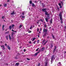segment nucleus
Returning a JSON list of instances; mask_svg holds the SVG:
<instances>
[{"instance_id": "nucleus-1", "label": "nucleus", "mask_w": 66, "mask_h": 66, "mask_svg": "<svg viewBox=\"0 0 66 66\" xmlns=\"http://www.w3.org/2000/svg\"><path fill=\"white\" fill-rule=\"evenodd\" d=\"M59 17H60V19L61 21V23H62L63 22V18H62V12H60L59 15Z\"/></svg>"}, {"instance_id": "nucleus-2", "label": "nucleus", "mask_w": 66, "mask_h": 66, "mask_svg": "<svg viewBox=\"0 0 66 66\" xmlns=\"http://www.w3.org/2000/svg\"><path fill=\"white\" fill-rule=\"evenodd\" d=\"M55 60V57H54V56L53 55L51 57V64H52V63L53 62V60Z\"/></svg>"}, {"instance_id": "nucleus-3", "label": "nucleus", "mask_w": 66, "mask_h": 66, "mask_svg": "<svg viewBox=\"0 0 66 66\" xmlns=\"http://www.w3.org/2000/svg\"><path fill=\"white\" fill-rule=\"evenodd\" d=\"M45 39H44L43 41V44L44 45H45L47 43V42H48V41H47L46 42H45Z\"/></svg>"}, {"instance_id": "nucleus-4", "label": "nucleus", "mask_w": 66, "mask_h": 66, "mask_svg": "<svg viewBox=\"0 0 66 66\" xmlns=\"http://www.w3.org/2000/svg\"><path fill=\"white\" fill-rule=\"evenodd\" d=\"M1 47H2V50H4V49H5V47H4V45H2L1 46Z\"/></svg>"}, {"instance_id": "nucleus-5", "label": "nucleus", "mask_w": 66, "mask_h": 66, "mask_svg": "<svg viewBox=\"0 0 66 66\" xmlns=\"http://www.w3.org/2000/svg\"><path fill=\"white\" fill-rule=\"evenodd\" d=\"M46 10H47V9L46 8L42 9V11H43V12H46Z\"/></svg>"}, {"instance_id": "nucleus-6", "label": "nucleus", "mask_w": 66, "mask_h": 66, "mask_svg": "<svg viewBox=\"0 0 66 66\" xmlns=\"http://www.w3.org/2000/svg\"><path fill=\"white\" fill-rule=\"evenodd\" d=\"M15 32H16V31H14L13 32H12V35H11V37H12L14 35H15Z\"/></svg>"}, {"instance_id": "nucleus-7", "label": "nucleus", "mask_w": 66, "mask_h": 66, "mask_svg": "<svg viewBox=\"0 0 66 66\" xmlns=\"http://www.w3.org/2000/svg\"><path fill=\"white\" fill-rule=\"evenodd\" d=\"M61 63L60 62H59V63L57 64V66H61Z\"/></svg>"}, {"instance_id": "nucleus-8", "label": "nucleus", "mask_w": 66, "mask_h": 66, "mask_svg": "<svg viewBox=\"0 0 66 66\" xmlns=\"http://www.w3.org/2000/svg\"><path fill=\"white\" fill-rule=\"evenodd\" d=\"M45 14L46 15H50L47 12V11L45 12Z\"/></svg>"}, {"instance_id": "nucleus-9", "label": "nucleus", "mask_w": 66, "mask_h": 66, "mask_svg": "<svg viewBox=\"0 0 66 66\" xmlns=\"http://www.w3.org/2000/svg\"><path fill=\"white\" fill-rule=\"evenodd\" d=\"M56 46H55V48H54V50L53 51L54 53L55 52V49H56Z\"/></svg>"}, {"instance_id": "nucleus-10", "label": "nucleus", "mask_w": 66, "mask_h": 66, "mask_svg": "<svg viewBox=\"0 0 66 66\" xmlns=\"http://www.w3.org/2000/svg\"><path fill=\"white\" fill-rule=\"evenodd\" d=\"M16 14V13L14 12H13L12 13H11V14L14 15V14Z\"/></svg>"}, {"instance_id": "nucleus-11", "label": "nucleus", "mask_w": 66, "mask_h": 66, "mask_svg": "<svg viewBox=\"0 0 66 66\" xmlns=\"http://www.w3.org/2000/svg\"><path fill=\"white\" fill-rule=\"evenodd\" d=\"M45 48L44 47H43L41 49V51H43L44 50V49H45Z\"/></svg>"}, {"instance_id": "nucleus-12", "label": "nucleus", "mask_w": 66, "mask_h": 66, "mask_svg": "<svg viewBox=\"0 0 66 66\" xmlns=\"http://www.w3.org/2000/svg\"><path fill=\"white\" fill-rule=\"evenodd\" d=\"M22 17V18H25V16H22V15H21L20 16V17Z\"/></svg>"}, {"instance_id": "nucleus-13", "label": "nucleus", "mask_w": 66, "mask_h": 66, "mask_svg": "<svg viewBox=\"0 0 66 66\" xmlns=\"http://www.w3.org/2000/svg\"><path fill=\"white\" fill-rule=\"evenodd\" d=\"M48 65V62H46L45 63V66H47Z\"/></svg>"}, {"instance_id": "nucleus-14", "label": "nucleus", "mask_w": 66, "mask_h": 66, "mask_svg": "<svg viewBox=\"0 0 66 66\" xmlns=\"http://www.w3.org/2000/svg\"><path fill=\"white\" fill-rule=\"evenodd\" d=\"M32 5L33 7H35L36 6L35 5H34V4L33 3H32Z\"/></svg>"}, {"instance_id": "nucleus-15", "label": "nucleus", "mask_w": 66, "mask_h": 66, "mask_svg": "<svg viewBox=\"0 0 66 66\" xmlns=\"http://www.w3.org/2000/svg\"><path fill=\"white\" fill-rule=\"evenodd\" d=\"M6 39L7 40H8V39H9V36H6Z\"/></svg>"}, {"instance_id": "nucleus-16", "label": "nucleus", "mask_w": 66, "mask_h": 66, "mask_svg": "<svg viewBox=\"0 0 66 66\" xmlns=\"http://www.w3.org/2000/svg\"><path fill=\"white\" fill-rule=\"evenodd\" d=\"M7 48L8 49H9V50H10V49H11V48H10V47H9V45L7 46Z\"/></svg>"}, {"instance_id": "nucleus-17", "label": "nucleus", "mask_w": 66, "mask_h": 66, "mask_svg": "<svg viewBox=\"0 0 66 66\" xmlns=\"http://www.w3.org/2000/svg\"><path fill=\"white\" fill-rule=\"evenodd\" d=\"M35 39H36V38H33L32 40V42H33L34 40H35Z\"/></svg>"}, {"instance_id": "nucleus-18", "label": "nucleus", "mask_w": 66, "mask_h": 66, "mask_svg": "<svg viewBox=\"0 0 66 66\" xmlns=\"http://www.w3.org/2000/svg\"><path fill=\"white\" fill-rule=\"evenodd\" d=\"M4 7H6L7 6V4H5L4 5Z\"/></svg>"}, {"instance_id": "nucleus-19", "label": "nucleus", "mask_w": 66, "mask_h": 66, "mask_svg": "<svg viewBox=\"0 0 66 66\" xmlns=\"http://www.w3.org/2000/svg\"><path fill=\"white\" fill-rule=\"evenodd\" d=\"M46 34H47V35L48 34L45 33V34H44V35H43L44 36H46Z\"/></svg>"}, {"instance_id": "nucleus-20", "label": "nucleus", "mask_w": 66, "mask_h": 66, "mask_svg": "<svg viewBox=\"0 0 66 66\" xmlns=\"http://www.w3.org/2000/svg\"><path fill=\"white\" fill-rule=\"evenodd\" d=\"M37 55V53H36L34 54V56H36Z\"/></svg>"}, {"instance_id": "nucleus-21", "label": "nucleus", "mask_w": 66, "mask_h": 66, "mask_svg": "<svg viewBox=\"0 0 66 66\" xmlns=\"http://www.w3.org/2000/svg\"><path fill=\"white\" fill-rule=\"evenodd\" d=\"M9 39L10 40H11L12 39V38H11V36H10V35H9Z\"/></svg>"}, {"instance_id": "nucleus-22", "label": "nucleus", "mask_w": 66, "mask_h": 66, "mask_svg": "<svg viewBox=\"0 0 66 66\" xmlns=\"http://www.w3.org/2000/svg\"><path fill=\"white\" fill-rule=\"evenodd\" d=\"M19 63H16L15 64V65H16V66H18V65H19Z\"/></svg>"}, {"instance_id": "nucleus-23", "label": "nucleus", "mask_w": 66, "mask_h": 66, "mask_svg": "<svg viewBox=\"0 0 66 66\" xmlns=\"http://www.w3.org/2000/svg\"><path fill=\"white\" fill-rule=\"evenodd\" d=\"M50 23H51V24L52 23V19H51V20Z\"/></svg>"}, {"instance_id": "nucleus-24", "label": "nucleus", "mask_w": 66, "mask_h": 66, "mask_svg": "<svg viewBox=\"0 0 66 66\" xmlns=\"http://www.w3.org/2000/svg\"><path fill=\"white\" fill-rule=\"evenodd\" d=\"M45 20L47 22H48V19L47 18H45Z\"/></svg>"}, {"instance_id": "nucleus-25", "label": "nucleus", "mask_w": 66, "mask_h": 66, "mask_svg": "<svg viewBox=\"0 0 66 66\" xmlns=\"http://www.w3.org/2000/svg\"><path fill=\"white\" fill-rule=\"evenodd\" d=\"M9 29H10V30H11V29H12V26H9Z\"/></svg>"}, {"instance_id": "nucleus-26", "label": "nucleus", "mask_w": 66, "mask_h": 66, "mask_svg": "<svg viewBox=\"0 0 66 66\" xmlns=\"http://www.w3.org/2000/svg\"><path fill=\"white\" fill-rule=\"evenodd\" d=\"M32 2L31 1H29V3L31 4H32Z\"/></svg>"}, {"instance_id": "nucleus-27", "label": "nucleus", "mask_w": 66, "mask_h": 66, "mask_svg": "<svg viewBox=\"0 0 66 66\" xmlns=\"http://www.w3.org/2000/svg\"><path fill=\"white\" fill-rule=\"evenodd\" d=\"M42 6H43V7H45V4H44L43 3H42Z\"/></svg>"}, {"instance_id": "nucleus-28", "label": "nucleus", "mask_w": 66, "mask_h": 66, "mask_svg": "<svg viewBox=\"0 0 66 66\" xmlns=\"http://www.w3.org/2000/svg\"><path fill=\"white\" fill-rule=\"evenodd\" d=\"M4 25H3L2 26V29L3 30H4V29L3 28H4Z\"/></svg>"}, {"instance_id": "nucleus-29", "label": "nucleus", "mask_w": 66, "mask_h": 66, "mask_svg": "<svg viewBox=\"0 0 66 66\" xmlns=\"http://www.w3.org/2000/svg\"><path fill=\"white\" fill-rule=\"evenodd\" d=\"M24 12H22L21 14H22V15H23L24 14Z\"/></svg>"}, {"instance_id": "nucleus-30", "label": "nucleus", "mask_w": 66, "mask_h": 66, "mask_svg": "<svg viewBox=\"0 0 66 66\" xmlns=\"http://www.w3.org/2000/svg\"><path fill=\"white\" fill-rule=\"evenodd\" d=\"M39 20H37V23L38 24H39Z\"/></svg>"}, {"instance_id": "nucleus-31", "label": "nucleus", "mask_w": 66, "mask_h": 66, "mask_svg": "<svg viewBox=\"0 0 66 66\" xmlns=\"http://www.w3.org/2000/svg\"><path fill=\"white\" fill-rule=\"evenodd\" d=\"M21 27H22V25H20V26L19 27V28H20H20H21Z\"/></svg>"}, {"instance_id": "nucleus-32", "label": "nucleus", "mask_w": 66, "mask_h": 66, "mask_svg": "<svg viewBox=\"0 0 66 66\" xmlns=\"http://www.w3.org/2000/svg\"><path fill=\"white\" fill-rule=\"evenodd\" d=\"M36 41H35L33 42V43L34 44H35V43H36Z\"/></svg>"}, {"instance_id": "nucleus-33", "label": "nucleus", "mask_w": 66, "mask_h": 66, "mask_svg": "<svg viewBox=\"0 0 66 66\" xmlns=\"http://www.w3.org/2000/svg\"><path fill=\"white\" fill-rule=\"evenodd\" d=\"M52 36L53 38V39H54V36L53 35H52Z\"/></svg>"}, {"instance_id": "nucleus-34", "label": "nucleus", "mask_w": 66, "mask_h": 66, "mask_svg": "<svg viewBox=\"0 0 66 66\" xmlns=\"http://www.w3.org/2000/svg\"><path fill=\"white\" fill-rule=\"evenodd\" d=\"M39 40H38L37 41V44H38L39 43Z\"/></svg>"}, {"instance_id": "nucleus-35", "label": "nucleus", "mask_w": 66, "mask_h": 66, "mask_svg": "<svg viewBox=\"0 0 66 66\" xmlns=\"http://www.w3.org/2000/svg\"><path fill=\"white\" fill-rule=\"evenodd\" d=\"M47 29H45V33H47Z\"/></svg>"}, {"instance_id": "nucleus-36", "label": "nucleus", "mask_w": 66, "mask_h": 66, "mask_svg": "<svg viewBox=\"0 0 66 66\" xmlns=\"http://www.w3.org/2000/svg\"><path fill=\"white\" fill-rule=\"evenodd\" d=\"M44 27L45 28H46V27H47V26H46V24H44Z\"/></svg>"}, {"instance_id": "nucleus-37", "label": "nucleus", "mask_w": 66, "mask_h": 66, "mask_svg": "<svg viewBox=\"0 0 66 66\" xmlns=\"http://www.w3.org/2000/svg\"><path fill=\"white\" fill-rule=\"evenodd\" d=\"M23 51H24V52H26V49H24Z\"/></svg>"}, {"instance_id": "nucleus-38", "label": "nucleus", "mask_w": 66, "mask_h": 66, "mask_svg": "<svg viewBox=\"0 0 66 66\" xmlns=\"http://www.w3.org/2000/svg\"><path fill=\"white\" fill-rule=\"evenodd\" d=\"M9 33V31H7L6 32L5 34H8V33Z\"/></svg>"}, {"instance_id": "nucleus-39", "label": "nucleus", "mask_w": 66, "mask_h": 66, "mask_svg": "<svg viewBox=\"0 0 66 66\" xmlns=\"http://www.w3.org/2000/svg\"><path fill=\"white\" fill-rule=\"evenodd\" d=\"M40 63H39L38 65V66H40Z\"/></svg>"}, {"instance_id": "nucleus-40", "label": "nucleus", "mask_w": 66, "mask_h": 66, "mask_svg": "<svg viewBox=\"0 0 66 66\" xmlns=\"http://www.w3.org/2000/svg\"><path fill=\"white\" fill-rule=\"evenodd\" d=\"M32 26H31L30 27V29H32Z\"/></svg>"}, {"instance_id": "nucleus-41", "label": "nucleus", "mask_w": 66, "mask_h": 66, "mask_svg": "<svg viewBox=\"0 0 66 66\" xmlns=\"http://www.w3.org/2000/svg\"><path fill=\"white\" fill-rule=\"evenodd\" d=\"M39 48H38L36 50V51H38V49H39Z\"/></svg>"}, {"instance_id": "nucleus-42", "label": "nucleus", "mask_w": 66, "mask_h": 66, "mask_svg": "<svg viewBox=\"0 0 66 66\" xmlns=\"http://www.w3.org/2000/svg\"><path fill=\"white\" fill-rule=\"evenodd\" d=\"M59 6H61V3H59Z\"/></svg>"}, {"instance_id": "nucleus-43", "label": "nucleus", "mask_w": 66, "mask_h": 66, "mask_svg": "<svg viewBox=\"0 0 66 66\" xmlns=\"http://www.w3.org/2000/svg\"><path fill=\"white\" fill-rule=\"evenodd\" d=\"M28 33H31V31H29L28 32Z\"/></svg>"}, {"instance_id": "nucleus-44", "label": "nucleus", "mask_w": 66, "mask_h": 66, "mask_svg": "<svg viewBox=\"0 0 66 66\" xmlns=\"http://www.w3.org/2000/svg\"><path fill=\"white\" fill-rule=\"evenodd\" d=\"M14 24L12 25V27H14Z\"/></svg>"}, {"instance_id": "nucleus-45", "label": "nucleus", "mask_w": 66, "mask_h": 66, "mask_svg": "<svg viewBox=\"0 0 66 66\" xmlns=\"http://www.w3.org/2000/svg\"><path fill=\"white\" fill-rule=\"evenodd\" d=\"M5 65H8V64L6 63L5 64Z\"/></svg>"}, {"instance_id": "nucleus-46", "label": "nucleus", "mask_w": 66, "mask_h": 66, "mask_svg": "<svg viewBox=\"0 0 66 66\" xmlns=\"http://www.w3.org/2000/svg\"><path fill=\"white\" fill-rule=\"evenodd\" d=\"M2 19H4V16H3L2 17Z\"/></svg>"}, {"instance_id": "nucleus-47", "label": "nucleus", "mask_w": 66, "mask_h": 66, "mask_svg": "<svg viewBox=\"0 0 66 66\" xmlns=\"http://www.w3.org/2000/svg\"><path fill=\"white\" fill-rule=\"evenodd\" d=\"M35 3H37V1H35Z\"/></svg>"}, {"instance_id": "nucleus-48", "label": "nucleus", "mask_w": 66, "mask_h": 66, "mask_svg": "<svg viewBox=\"0 0 66 66\" xmlns=\"http://www.w3.org/2000/svg\"><path fill=\"white\" fill-rule=\"evenodd\" d=\"M2 54V52H0V55L1 54Z\"/></svg>"}, {"instance_id": "nucleus-49", "label": "nucleus", "mask_w": 66, "mask_h": 66, "mask_svg": "<svg viewBox=\"0 0 66 66\" xmlns=\"http://www.w3.org/2000/svg\"><path fill=\"white\" fill-rule=\"evenodd\" d=\"M43 32H45V29H43Z\"/></svg>"}, {"instance_id": "nucleus-50", "label": "nucleus", "mask_w": 66, "mask_h": 66, "mask_svg": "<svg viewBox=\"0 0 66 66\" xmlns=\"http://www.w3.org/2000/svg\"><path fill=\"white\" fill-rule=\"evenodd\" d=\"M5 46H7V44H5Z\"/></svg>"}, {"instance_id": "nucleus-51", "label": "nucleus", "mask_w": 66, "mask_h": 66, "mask_svg": "<svg viewBox=\"0 0 66 66\" xmlns=\"http://www.w3.org/2000/svg\"><path fill=\"white\" fill-rule=\"evenodd\" d=\"M60 8H62V5L60 6Z\"/></svg>"}, {"instance_id": "nucleus-52", "label": "nucleus", "mask_w": 66, "mask_h": 66, "mask_svg": "<svg viewBox=\"0 0 66 66\" xmlns=\"http://www.w3.org/2000/svg\"><path fill=\"white\" fill-rule=\"evenodd\" d=\"M27 60H30V59L28 58H27Z\"/></svg>"}, {"instance_id": "nucleus-53", "label": "nucleus", "mask_w": 66, "mask_h": 66, "mask_svg": "<svg viewBox=\"0 0 66 66\" xmlns=\"http://www.w3.org/2000/svg\"><path fill=\"white\" fill-rule=\"evenodd\" d=\"M39 31V30L38 29V28H37V31Z\"/></svg>"}, {"instance_id": "nucleus-54", "label": "nucleus", "mask_w": 66, "mask_h": 66, "mask_svg": "<svg viewBox=\"0 0 66 66\" xmlns=\"http://www.w3.org/2000/svg\"><path fill=\"white\" fill-rule=\"evenodd\" d=\"M57 10H59V8L57 7Z\"/></svg>"}, {"instance_id": "nucleus-55", "label": "nucleus", "mask_w": 66, "mask_h": 66, "mask_svg": "<svg viewBox=\"0 0 66 66\" xmlns=\"http://www.w3.org/2000/svg\"><path fill=\"white\" fill-rule=\"evenodd\" d=\"M12 31H13V32L14 31V30L13 29L12 30Z\"/></svg>"}, {"instance_id": "nucleus-56", "label": "nucleus", "mask_w": 66, "mask_h": 66, "mask_svg": "<svg viewBox=\"0 0 66 66\" xmlns=\"http://www.w3.org/2000/svg\"><path fill=\"white\" fill-rule=\"evenodd\" d=\"M39 53V52H38L37 53V54H38V53Z\"/></svg>"}, {"instance_id": "nucleus-57", "label": "nucleus", "mask_w": 66, "mask_h": 66, "mask_svg": "<svg viewBox=\"0 0 66 66\" xmlns=\"http://www.w3.org/2000/svg\"><path fill=\"white\" fill-rule=\"evenodd\" d=\"M9 1H10V0H8L7 1V2H9Z\"/></svg>"}, {"instance_id": "nucleus-58", "label": "nucleus", "mask_w": 66, "mask_h": 66, "mask_svg": "<svg viewBox=\"0 0 66 66\" xmlns=\"http://www.w3.org/2000/svg\"><path fill=\"white\" fill-rule=\"evenodd\" d=\"M66 54V51L64 52V54Z\"/></svg>"}, {"instance_id": "nucleus-59", "label": "nucleus", "mask_w": 66, "mask_h": 66, "mask_svg": "<svg viewBox=\"0 0 66 66\" xmlns=\"http://www.w3.org/2000/svg\"><path fill=\"white\" fill-rule=\"evenodd\" d=\"M21 47H22L21 46H20V47L19 48H21Z\"/></svg>"}, {"instance_id": "nucleus-60", "label": "nucleus", "mask_w": 66, "mask_h": 66, "mask_svg": "<svg viewBox=\"0 0 66 66\" xmlns=\"http://www.w3.org/2000/svg\"><path fill=\"white\" fill-rule=\"evenodd\" d=\"M47 17H49V15H47Z\"/></svg>"}, {"instance_id": "nucleus-61", "label": "nucleus", "mask_w": 66, "mask_h": 66, "mask_svg": "<svg viewBox=\"0 0 66 66\" xmlns=\"http://www.w3.org/2000/svg\"><path fill=\"white\" fill-rule=\"evenodd\" d=\"M51 47H52V45H51Z\"/></svg>"}, {"instance_id": "nucleus-62", "label": "nucleus", "mask_w": 66, "mask_h": 66, "mask_svg": "<svg viewBox=\"0 0 66 66\" xmlns=\"http://www.w3.org/2000/svg\"><path fill=\"white\" fill-rule=\"evenodd\" d=\"M66 29V26H65L64 27Z\"/></svg>"}, {"instance_id": "nucleus-63", "label": "nucleus", "mask_w": 66, "mask_h": 66, "mask_svg": "<svg viewBox=\"0 0 66 66\" xmlns=\"http://www.w3.org/2000/svg\"><path fill=\"white\" fill-rule=\"evenodd\" d=\"M34 27V26H33L32 28H33Z\"/></svg>"}, {"instance_id": "nucleus-64", "label": "nucleus", "mask_w": 66, "mask_h": 66, "mask_svg": "<svg viewBox=\"0 0 66 66\" xmlns=\"http://www.w3.org/2000/svg\"><path fill=\"white\" fill-rule=\"evenodd\" d=\"M5 31H7V29H6L5 30Z\"/></svg>"}]
</instances>
